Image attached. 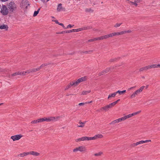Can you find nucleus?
I'll return each mask as SVG.
<instances>
[{
	"mask_svg": "<svg viewBox=\"0 0 160 160\" xmlns=\"http://www.w3.org/2000/svg\"><path fill=\"white\" fill-rule=\"evenodd\" d=\"M114 61V59H111L110 60V61L111 62H113Z\"/></svg>",
	"mask_w": 160,
	"mask_h": 160,
	"instance_id": "774afa93",
	"label": "nucleus"
},
{
	"mask_svg": "<svg viewBox=\"0 0 160 160\" xmlns=\"http://www.w3.org/2000/svg\"><path fill=\"white\" fill-rule=\"evenodd\" d=\"M62 9V4L60 3L58 4V7L57 9V11L58 12H60Z\"/></svg>",
	"mask_w": 160,
	"mask_h": 160,
	"instance_id": "2eb2a0df",
	"label": "nucleus"
},
{
	"mask_svg": "<svg viewBox=\"0 0 160 160\" xmlns=\"http://www.w3.org/2000/svg\"><path fill=\"white\" fill-rule=\"evenodd\" d=\"M151 142V140H146L145 141H139V142L140 143V144H142V143H146V142Z\"/></svg>",
	"mask_w": 160,
	"mask_h": 160,
	"instance_id": "c85d7f7f",
	"label": "nucleus"
},
{
	"mask_svg": "<svg viewBox=\"0 0 160 160\" xmlns=\"http://www.w3.org/2000/svg\"><path fill=\"white\" fill-rule=\"evenodd\" d=\"M148 69L151 68H160V64H154L148 66Z\"/></svg>",
	"mask_w": 160,
	"mask_h": 160,
	"instance_id": "9d476101",
	"label": "nucleus"
},
{
	"mask_svg": "<svg viewBox=\"0 0 160 160\" xmlns=\"http://www.w3.org/2000/svg\"><path fill=\"white\" fill-rule=\"evenodd\" d=\"M86 122H81V121H80L79 122V124H80V125H78V127H82H82H83L84 126V125L86 123Z\"/></svg>",
	"mask_w": 160,
	"mask_h": 160,
	"instance_id": "f3484780",
	"label": "nucleus"
},
{
	"mask_svg": "<svg viewBox=\"0 0 160 160\" xmlns=\"http://www.w3.org/2000/svg\"><path fill=\"white\" fill-rule=\"evenodd\" d=\"M103 136L102 134H99L95 135L93 137H92V140H96L98 138H102L103 137Z\"/></svg>",
	"mask_w": 160,
	"mask_h": 160,
	"instance_id": "9b49d317",
	"label": "nucleus"
},
{
	"mask_svg": "<svg viewBox=\"0 0 160 160\" xmlns=\"http://www.w3.org/2000/svg\"><path fill=\"white\" fill-rule=\"evenodd\" d=\"M148 70V66H146L144 67L141 68H140L139 70V71L141 72L144 71H146Z\"/></svg>",
	"mask_w": 160,
	"mask_h": 160,
	"instance_id": "a211bd4d",
	"label": "nucleus"
},
{
	"mask_svg": "<svg viewBox=\"0 0 160 160\" xmlns=\"http://www.w3.org/2000/svg\"><path fill=\"white\" fill-rule=\"evenodd\" d=\"M45 67L44 65V64H42L38 68H39V70L40 69L42 68H43V67Z\"/></svg>",
	"mask_w": 160,
	"mask_h": 160,
	"instance_id": "8fccbe9b",
	"label": "nucleus"
},
{
	"mask_svg": "<svg viewBox=\"0 0 160 160\" xmlns=\"http://www.w3.org/2000/svg\"><path fill=\"white\" fill-rule=\"evenodd\" d=\"M120 100L119 99L117 101H116L115 102H113L112 103V104L114 103L113 104V106H115L117 103Z\"/></svg>",
	"mask_w": 160,
	"mask_h": 160,
	"instance_id": "c03bdc74",
	"label": "nucleus"
},
{
	"mask_svg": "<svg viewBox=\"0 0 160 160\" xmlns=\"http://www.w3.org/2000/svg\"><path fill=\"white\" fill-rule=\"evenodd\" d=\"M8 8L11 12H13L17 8V6L14 2L13 1L10 2L7 5Z\"/></svg>",
	"mask_w": 160,
	"mask_h": 160,
	"instance_id": "f257e3e1",
	"label": "nucleus"
},
{
	"mask_svg": "<svg viewBox=\"0 0 160 160\" xmlns=\"http://www.w3.org/2000/svg\"><path fill=\"white\" fill-rule=\"evenodd\" d=\"M28 155H29L28 152H23L22 153H20V154L18 155V157L20 156L21 157H23Z\"/></svg>",
	"mask_w": 160,
	"mask_h": 160,
	"instance_id": "dca6fc26",
	"label": "nucleus"
},
{
	"mask_svg": "<svg viewBox=\"0 0 160 160\" xmlns=\"http://www.w3.org/2000/svg\"><path fill=\"white\" fill-rule=\"evenodd\" d=\"M86 150V148L83 146H81L77 147L73 150V152H77L78 151L81 152L84 151Z\"/></svg>",
	"mask_w": 160,
	"mask_h": 160,
	"instance_id": "423d86ee",
	"label": "nucleus"
},
{
	"mask_svg": "<svg viewBox=\"0 0 160 160\" xmlns=\"http://www.w3.org/2000/svg\"><path fill=\"white\" fill-rule=\"evenodd\" d=\"M29 154L32 155L34 156H38L40 155V153L35 151H32L28 152Z\"/></svg>",
	"mask_w": 160,
	"mask_h": 160,
	"instance_id": "f8f14e48",
	"label": "nucleus"
},
{
	"mask_svg": "<svg viewBox=\"0 0 160 160\" xmlns=\"http://www.w3.org/2000/svg\"><path fill=\"white\" fill-rule=\"evenodd\" d=\"M74 25L72 26V25L71 24H69L67 26V28H71Z\"/></svg>",
	"mask_w": 160,
	"mask_h": 160,
	"instance_id": "5fc2aeb1",
	"label": "nucleus"
},
{
	"mask_svg": "<svg viewBox=\"0 0 160 160\" xmlns=\"http://www.w3.org/2000/svg\"><path fill=\"white\" fill-rule=\"evenodd\" d=\"M40 10V8H38L37 11H35L33 15V17L36 16L37 14L39 12Z\"/></svg>",
	"mask_w": 160,
	"mask_h": 160,
	"instance_id": "bb28decb",
	"label": "nucleus"
},
{
	"mask_svg": "<svg viewBox=\"0 0 160 160\" xmlns=\"http://www.w3.org/2000/svg\"><path fill=\"white\" fill-rule=\"evenodd\" d=\"M84 141H89L92 140V138L91 137H83Z\"/></svg>",
	"mask_w": 160,
	"mask_h": 160,
	"instance_id": "5701e85b",
	"label": "nucleus"
},
{
	"mask_svg": "<svg viewBox=\"0 0 160 160\" xmlns=\"http://www.w3.org/2000/svg\"><path fill=\"white\" fill-rule=\"evenodd\" d=\"M84 104H85V103H83V102H81V103H79L78 104V105L79 106H81V105H84Z\"/></svg>",
	"mask_w": 160,
	"mask_h": 160,
	"instance_id": "680f3d73",
	"label": "nucleus"
},
{
	"mask_svg": "<svg viewBox=\"0 0 160 160\" xmlns=\"http://www.w3.org/2000/svg\"><path fill=\"white\" fill-rule=\"evenodd\" d=\"M38 123L42 122L43 121H45L44 118H40L38 119Z\"/></svg>",
	"mask_w": 160,
	"mask_h": 160,
	"instance_id": "2f4dec72",
	"label": "nucleus"
},
{
	"mask_svg": "<svg viewBox=\"0 0 160 160\" xmlns=\"http://www.w3.org/2000/svg\"><path fill=\"white\" fill-rule=\"evenodd\" d=\"M59 117H51L48 118L44 117L45 121L49 122L51 121H57L59 118Z\"/></svg>",
	"mask_w": 160,
	"mask_h": 160,
	"instance_id": "20e7f679",
	"label": "nucleus"
},
{
	"mask_svg": "<svg viewBox=\"0 0 160 160\" xmlns=\"http://www.w3.org/2000/svg\"><path fill=\"white\" fill-rule=\"evenodd\" d=\"M119 122L118 119H117L112 122L110 123V124H114L116 123Z\"/></svg>",
	"mask_w": 160,
	"mask_h": 160,
	"instance_id": "a878e982",
	"label": "nucleus"
},
{
	"mask_svg": "<svg viewBox=\"0 0 160 160\" xmlns=\"http://www.w3.org/2000/svg\"><path fill=\"white\" fill-rule=\"evenodd\" d=\"M135 143L136 144V146H137V145L140 144V143L139 142H137L136 143Z\"/></svg>",
	"mask_w": 160,
	"mask_h": 160,
	"instance_id": "69168bd1",
	"label": "nucleus"
},
{
	"mask_svg": "<svg viewBox=\"0 0 160 160\" xmlns=\"http://www.w3.org/2000/svg\"><path fill=\"white\" fill-rule=\"evenodd\" d=\"M81 31H82L81 28L77 29H76V32H78Z\"/></svg>",
	"mask_w": 160,
	"mask_h": 160,
	"instance_id": "3c124183",
	"label": "nucleus"
},
{
	"mask_svg": "<svg viewBox=\"0 0 160 160\" xmlns=\"http://www.w3.org/2000/svg\"><path fill=\"white\" fill-rule=\"evenodd\" d=\"M114 36H118L122 35V31L120 32H113Z\"/></svg>",
	"mask_w": 160,
	"mask_h": 160,
	"instance_id": "b1692460",
	"label": "nucleus"
},
{
	"mask_svg": "<svg viewBox=\"0 0 160 160\" xmlns=\"http://www.w3.org/2000/svg\"><path fill=\"white\" fill-rule=\"evenodd\" d=\"M18 72H16L13 73V74H12V76H14L18 75Z\"/></svg>",
	"mask_w": 160,
	"mask_h": 160,
	"instance_id": "a19ab883",
	"label": "nucleus"
},
{
	"mask_svg": "<svg viewBox=\"0 0 160 160\" xmlns=\"http://www.w3.org/2000/svg\"><path fill=\"white\" fill-rule=\"evenodd\" d=\"M38 123V119L32 121L31 122V123L32 124H36Z\"/></svg>",
	"mask_w": 160,
	"mask_h": 160,
	"instance_id": "58836bf2",
	"label": "nucleus"
},
{
	"mask_svg": "<svg viewBox=\"0 0 160 160\" xmlns=\"http://www.w3.org/2000/svg\"><path fill=\"white\" fill-rule=\"evenodd\" d=\"M108 35L109 38H111L113 36H114L113 32L109 34H108Z\"/></svg>",
	"mask_w": 160,
	"mask_h": 160,
	"instance_id": "49530a36",
	"label": "nucleus"
},
{
	"mask_svg": "<svg viewBox=\"0 0 160 160\" xmlns=\"http://www.w3.org/2000/svg\"><path fill=\"white\" fill-rule=\"evenodd\" d=\"M31 70L32 72H36L37 71L39 70V68H32V69H31Z\"/></svg>",
	"mask_w": 160,
	"mask_h": 160,
	"instance_id": "c9c22d12",
	"label": "nucleus"
},
{
	"mask_svg": "<svg viewBox=\"0 0 160 160\" xmlns=\"http://www.w3.org/2000/svg\"><path fill=\"white\" fill-rule=\"evenodd\" d=\"M135 92L137 93L138 95L141 92L139 91L138 89L136 90Z\"/></svg>",
	"mask_w": 160,
	"mask_h": 160,
	"instance_id": "09e8293b",
	"label": "nucleus"
},
{
	"mask_svg": "<svg viewBox=\"0 0 160 160\" xmlns=\"http://www.w3.org/2000/svg\"><path fill=\"white\" fill-rule=\"evenodd\" d=\"M82 28V30H87V29H89L91 28V27L90 26H86V27H83L81 28Z\"/></svg>",
	"mask_w": 160,
	"mask_h": 160,
	"instance_id": "393cba45",
	"label": "nucleus"
},
{
	"mask_svg": "<svg viewBox=\"0 0 160 160\" xmlns=\"http://www.w3.org/2000/svg\"><path fill=\"white\" fill-rule=\"evenodd\" d=\"M151 100H149L148 102H146V104L147 105H149L150 104L151 102H149L151 101Z\"/></svg>",
	"mask_w": 160,
	"mask_h": 160,
	"instance_id": "13d9d810",
	"label": "nucleus"
},
{
	"mask_svg": "<svg viewBox=\"0 0 160 160\" xmlns=\"http://www.w3.org/2000/svg\"><path fill=\"white\" fill-rule=\"evenodd\" d=\"M81 138H79L76 139L75 140V141L76 142H77L82 141H81Z\"/></svg>",
	"mask_w": 160,
	"mask_h": 160,
	"instance_id": "de8ad7c7",
	"label": "nucleus"
},
{
	"mask_svg": "<svg viewBox=\"0 0 160 160\" xmlns=\"http://www.w3.org/2000/svg\"><path fill=\"white\" fill-rule=\"evenodd\" d=\"M52 21L55 22L56 23H57V24H58L59 25V24H60V23L58 22V21L57 20H56L54 21L53 20H52Z\"/></svg>",
	"mask_w": 160,
	"mask_h": 160,
	"instance_id": "4d7b16f0",
	"label": "nucleus"
},
{
	"mask_svg": "<svg viewBox=\"0 0 160 160\" xmlns=\"http://www.w3.org/2000/svg\"><path fill=\"white\" fill-rule=\"evenodd\" d=\"M138 94L135 92L130 96V98H135L136 96L138 95Z\"/></svg>",
	"mask_w": 160,
	"mask_h": 160,
	"instance_id": "7c9ffc66",
	"label": "nucleus"
},
{
	"mask_svg": "<svg viewBox=\"0 0 160 160\" xmlns=\"http://www.w3.org/2000/svg\"><path fill=\"white\" fill-rule=\"evenodd\" d=\"M80 138L81 139V141H84V137H82V138Z\"/></svg>",
	"mask_w": 160,
	"mask_h": 160,
	"instance_id": "338daca9",
	"label": "nucleus"
},
{
	"mask_svg": "<svg viewBox=\"0 0 160 160\" xmlns=\"http://www.w3.org/2000/svg\"><path fill=\"white\" fill-rule=\"evenodd\" d=\"M103 36V39H106L109 38L108 34L104 35Z\"/></svg>",
	"mask_w": 160,
	"mask_h": 160,
	"instance_id": "a18cd8bd",
	"label": "nucleus"
},
{
	"mask_svg": "<svg viewBox=\"0 0 160 160\" xmlns=\"http://www.w3.org/2000/svg\"><path fill=\"white\" fill-rule=\"evenodd\" d=\"M122 34H124L127 33H131L132 32V31L131 30H128L122 31Z\"/></svg>",
	"mask_w": 160,
	"mask_h": 160,
	"instance_id": "473e14b6",
	"label": "nucleus"
},
{
	"mask_svg": "<svg viewBox=\"0 0 160 160\" xmlns=\"http://www.w3.org/2000/svg\"><path fill=\"white\" fill-rule=\"evenodd\" d=\"M8 27L7 25L5 24H2L1 25L0 27V29H5L6 30H8Z\"/></svg>",
	"mask_w": 160,
	"mask_h": 160,
	"instance_id": "ddd939ff",
	"label": "nucleus"
},
{
	"mask_svg": "<svg viewBox=\"0 0 160 160\" xmlns=\"http://www.w3.org/2000/svg\"><path fill=\"white\" fill-rule=\"evenodd\" d=\"M93 41H96V40H98V37L93 38Z\"/></svg>",
	"mask_w": 160,
	"mask_h": 160,
	"instance_id": "e2e57ef3",
	"label": "nucleus"
},
{
	"mask_svg": "<svg viewBox=\"0 0 160 160\" xmlns=\"http://www.w3.org/2000/svg\"><path fill=\"white\" fill-rule=\"evenodd\" d=\"M102 153L101 152H99L98 153H96L94 154V156H100L102 154Z\"/></svg>",
	"mask_w": 160,
	"mask_h": 160,
	"instance_id": "4c0bfd02",
	"label": "nucleus"
},
{
	"mask_svg": "<svg viewBox=\"0 0 160 160\" xmlns=\"http://www.w3.org/2000/svg\"><path fill=\"white\" fill-rule=\"evenodd\" d=\"M6 71L5 69H2V68H0V72H5Z\"/></svg>",
	"mask_w": 160,
	"mask_h": 160,
	"instance_id": "bf43d9fd",
	"label": "nucleus"
},
{
	"mask_svg": "<svg viewBox=\"0 0 160 160\" xmlns=\"http://www.w3.org/2000/svg\"><path fill=\"white\" fill-rule=\"evenodd\" d=\"M22 137V136L21 135L18 134L12 136L11 137V138L12 139L13 141H15L20 139Z\"/></svg>",
	"mask_w": 160,
	"mask_h": 160,
	"instance_id": "6e6552de",
	"label": "nucleus"
},
{
	"mask_svg": "<svg viewBox=\"0 0 160 160\" xmlns=\"http://www.w3.org/2000/svg\"><path fill=\"white\" fill-rule=\"evenodd\" d=\"M135 87H136V86H135L134 87H131V88H128V90L129 91V90H131L132 89V88H135Z\"/></svg>",
	"mask_w": 160,
	"mask_h": 160,
	"instance_id": "052dcab7",
	"label": "nucleus"
},
{
	"mask_svg": "<svg viewBox=\"0 0 160 160\" xmlns=\"http://www.w3.org/2000/svg\"><path fill=\"white\" fill-rule=\"evenodd\" d=\"M145 88V86H142V87H141L140 88H139L138 89L139 90V91H140L141 92L143 91V90L144 88Z\"/></svg>",
	"mask_w": 160,
	"mask_h": 160,
	"instance_id": "79ce46f5",
	"label": "nucleus"
},
{
	"mask_svg": "<svg viewBox=\"0 0 160 160\" xmlns=\"http://www.w3.org/2000/svg\"><path fill=\"white\" fill-rule=\"evenodd\" d=\"M8 10H9L8 8L5 5H2L1 7L0 12L3 15H6L8 14Z\"/></svg>",
	"mask_w": 160,
	"mask_h": 160,
	"instance_id": "7ed1b4c3",
	"label": "nucleus"
},
{
	"mask_svg": "<svg viewBox=\"0 0 160 160\" xmlns=\"http://www.w3.org/2000/svg\"><path fill=\"white\" fill-rule=\"evenodd\" d=\"M122 24V23H117L114 26V27L115 28H117L120 27V25Z\"/></svg>",
	"mask_w": 160,
	"mask_h": 160,
	"instance_id": "e433bc0d",
	"label": "nucleus"
},
{
	"mask_svg": "<svg viewBox=\"0 0 160 160\" xmlns=\"http://www.w3.org/2000/svg\"><path fill=\"white\" fill-rule=\"evenodd\" d=\"M98 40H101L103 39V36H101L99 37H98Z\"/></svg>",
	"mask_w": 160,
	"mask_h": 160,
	"instance_id": "603ef678",
	"label": "nucleus"
},
{
	"mask_svg": "<svg viewBox=\"0 0 160 160\" xmlns=\"http://www.w3.org/2000/svg\"><path fill=\"white\" fill-rule=\"evenodd\" d=\"M93 39H89V40H88V42H93Z\"/></svg>",
	"mask_w": 160,
	"mask_h": 160,
	"instance_id": "0e129e2a",
	"label": "nucleus"
},
{
	"mask_svg": "<svg viewBox=\"0 0 160 160\" xmlns=\"http://www.w3.org/2000/svg\"><path fill=\"white\" fill-rule=\"evenodd\" d=\"M114 103L112 104V103L109 104L108 105H106L104 107L101 108L99 110H97V111L98 112H101V111H105L106 112L109 110V109L112 108L113 107V104Z\"/></svg>",
	"mask_w": 160,
	"mask_h": 160,
	"instance_id": "f03ea898",
	"label": "nucleus"
},
{
	"mask_svg": "<svg viewBox=\"0 0 160 160\" xmlns=\"http://www.w3.org/2000/svg\"><path fill=\"white\" fill-rule=\"evenodd\" d=\"M69 32L68 30L62 32H60L57 33V34H64V33H69Z\"/></svg>",
	"mask_w": 160,
	"mask_h": 160,
	"instance_id": "c756f323",
	"label": "nucleus"
},
{
	"mask_svg": "<svg viewBox=\"0 0 160 160\" xmlns=\"http://www.w3.org/2000/svg\"><path fill=\"white\" fill-rule=\"evenodd\" d=\"M18 75L24 76L25 75V72L18 71Z\"/></svg>",
	"mask_w": 160,
	"mask_h": 160,
	"instance_id": "72a5a7b5",
	"label": "nucleus"
},
{
	"mask_svg": "<svg viewBox=\"0 0 160 160\" xmlns=\"http://www.w3.org/2000/svg\"><path fill=\"white\" fill-rule=\"evenodd\" d=\"M141 112V111H139L136 112H135L133 113H132V114H129L127 115H126L124 116L125 118L126 119L127 118H130L132 117L133 116Z\"/></svg>",
	"mask_w": 160,
	"mask_h": 160,
	"instance_id": "1a4fd4ad",
	"label": "nucleus"
},
{
	"mask_svg": "<svg viewBox=\"0 0 160 160\" xmlns=\"http://www.w3.org/2000/svg\"><path fill=\"white\" fill-rule=\"evenodd\" d=\"M113 69V67H111L109 68H107L105 70H104L102 71L101 72H99L98 73L99 76H101L103 75L108 72H109L110 71V70L112 69Z\"/></svg>",
	"mask_w": 160,
	"mask_h": 160,
	"instance_id": "0eeeda50",
	"label": "nucleus"
},
{
	"mask_svg": "<svg viewBox=\"0 0 160 160\" xmlns=\"http://www.w3.org/2000/svg\"><path fill=\"white\" fill-rule=\"evenodd\" d=\"M69 32V33H70L72 32H76V29H73L71 30H68Z\"/></svg>",
	"mask_w": 160,
	"mask_h": 160,
	"instance_id": "37998d69",
	"label": "nucleus"
},
{
	"mask_svg": "<svg viewBox=\"0 0 160 160\" xmlns=\"http://www.w3.org/2000/svg\"><path fill=\"white\" fill-rule=\"evenodd\" d=\"M136 146V144L135 143H132L130 145L131 147H135Z\"/></svg>",
	"mask_w": 160,
	"mask_h": 160,
	"instance_id": "864d4df0",
	"label": "nucleus"
},
{
	"mask_svg": "<svg viewBox=\"0 0 160 160\" xmlns=\"http://www.w3.org/2000/svg\"><path fill=\"white\" fill-rule=\"evenodd\" d=\"M31 72H32L31 69L28 70H27L26 72H25V75H26V73L27 74H29V73H30Z\"/></svg>",
	"mask_w": 160,
	"mask_h": 160,
	"instance_id": "ea45409f",
	"label": "nucleus"
},
{
	"mask_svg": "<svg viewBox=\"0 0 160 160\" xmlns=\"http://www.w3.org/2000/svg\"><path fill=\"white\" fill-rule=\"evenodd\" d=\"M139 2L138 0H135L134 2H132L130 1V3H131L132 5H134L135 6H137L138 5L137 3Z\"/></svg>",
	"mask_w": 160,
	"mask_h": 160,
	"instance_id": "aec40b11",
	"label": "nucleus"
},
{
	"mask_svg": "<svg viewBox=\"0 0 160 160\" xmlns=\"http://www.w3.org/2000/svg\"><path fill=\"white\" fill-rule=\"evenodd\" d=\"M91 92V90L83 91L82 92V94L83 95H86Z\"/></svg>",
	"mask_w": 160,
	"mask_h": 160,
	"instance_id": "412c9836",
	"label": "nucleus"
},
{
	"mask_svg": "<svg viewBox=\"0 0 160 160\" xmlns=\"http://www.w3.org/2000/svg\"><path fill=\"white\" fill-rule=\"evenodd\" d=\"M126 90H124L122 91H120L119 90L117 91L116 92V94H117L118 93L119 95H122L126 92Z\"/></svg>",
	"mask_w": 160,
	"mask_h": 160,
	"instance_id": "4be33fe9",
	"label": "nucleus"
},
{
	"mask_svg": "<svg viewBox=\"0 0 160 160\" xmlns=\"http://www.w3.org/2000/svg\"><path fill=\"white\" fill-rule=\"evenodd\" d=\"M59 25L62 26L63 27V28L65 29H66V28H65V27H64V26L63 23H60V24H59Z\"/></svg>",
	"mask_w": 160,
	"mask_h": 160,
	"instance_id": "6e6d98bb",
	"label": "nucleus"
},
{
	"mask_svg": "<svg viewBox=\"0 0 160 160\" xmlns=\"http://www.w3.org/2000/svg\"><path fill=\"white\" fill-rule=\"evenodd\" d=\"M72 86H74V84L73 83V82H71L70 83L65 87V90H67Z\"/></svg>",
	"mask_w": 160,
	"mask_h": 160,
	"instance_id": "4468645a",
	"label": "nucleus"
},
{
	"mask_svg": "<svg viewBox=\"0 0 160 160\" xmlns=\"http://www.w3.org/2000/svg\"><path fill=\"white\" fill-rule=\"evenodd\" d=\"M126 119L125 116L121 118H118V120L119 121V122H121L122 121H123L125 120Z\"/></svg>",
	"mask_w": 160,
	"mask_h": 160,
	"instance_id": "f704fd0d",
	"label": "nucleus"
},
{
	"mask_svg": "<svg viewBox=\"0 0 160 160\" xmlns=\"http://www.w3.org/2000/svg\"><path fill=\"white\" fill-rule=\"evenodd\" d=\"M117 94L116 92L110 94L108 95V99H110L112 98H114Z\"/></svg>",
	"mask_w": 160,
	"mask_h": 160,
	"instance_id": "6ab92c4d",
	"label": "nucleus"
},
{
	"mask_svg": "<svg viewBox=\"0 0 160 160\" xmlns=\"http://www.w3.org/2000/svg\"><path fill=\"white\" fill-rule=\"evenodd\" d=\"M22 2L23 3H24L25 4H26V5H25V6H26V8L27 7L28 5H29V4L28 1L27 0H23Z\"/></svg>",
	"mask_w": 160,
	"mask_h": 160,
	"instance_id": "cd10ccee",
	"label": "nucleus"
},
{
	"mask_svg": "<svg viewBox=\"0 0 160 160\" xmlns=\"http://www.w3.org/2000/svg\"><path fill=\"white\" fill-rule=\"evenodd\" d=\"M86 80V78L85 77H82L79 78L77 81H73V83L74 84V87L77 86L80 82L83 81H85Z\"/></svg>",
	"mask_w": 160,
	"mask_h": 160,
	"instance_id": "39448f33",
	"label": "nucleus"
}]
</instances>
